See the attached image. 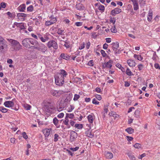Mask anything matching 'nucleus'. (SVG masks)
Instances as JSON below:
<instances>
[{
	"instance_id": "1",
	"label": "nucleus",
	"mask_w": 160,
	"mask_h": 160,
	"mask_svg": "<svg viewBox=\"0 0 160 160\" xmlns=\"http://www.w3.org/2000/svg\"><path fill=\"white\" fill-rule=\"evenodd\" d=\"M54 104L53 101L51 99L45 102L44 108L47 114L50 115L53 113V111L55 109L54 107Z\"/></svg>"
},
{
	"instance_id": "2",
	"label": "nucleus",
	"mask_w": 160,
	"mask_h": 160,
	"mask_svg": "<svg viewBox=\"0 0 160 160\" xmlns=\"http://www.w3.org/2000/svg\"><path fill=\"white\" fill-rule=\"evenodd\" d=\"M7 40L11 44L12 51H19L22 49V46L17 41L12 39H8Z\"/></svg>"
},
{
	"instance_id": "3",
	"label": "nucleus",
	"mask_w": 160,
	"mask_h": 160,
	"mask_svg": "<svg viewBox=\"0 0 160 160\" xmlns=\"http://www.w3.org/2000/svg\"><path fill=\"white\" fill-rule=\"evenodd\" d=\"M55 82L56 84L58 86H62L64 83V78L60 74H58L54 76Z\"/></svg>"
},
{
	"instance_id": "4",
	"label": "nucleus",
	"mask_w": 160,
	"mask_h": 160,
	"mask_svg": "<svg viewBox=\"0 0 160 160\" xmlns=\"http://www.w3.org/2000/svg\"><path fill=\"white\" fill-rule=\"evenodd\" d=\"M38 46H33V48L34 49L38 50L39 51H41L42 53H45V51L48 50L47 47L44 44L41 43L38 44Z\"/></svg>"
},
{
	"instance_id": "5",
	"label": "nucleus",
	"mask_w": 160,
	"mask_h": 160,
	"mask_svg": "<svg viewBox=\"0 0 160 160\" xmlns=\"http://www.w3.org/2000/svg\"><path fill=\"white\" fill-rule=\"evenodd\" d=\"M30 38H26L23 39L22 42V44L23 46L26 48H31L33 46H30Z\"/></svg>"
},
{
	"instance_id": "6",
	"label": "nucleus",
	"mask_w": 160,
	"mask_h": 160,
	"mask_svg": "<svg viewBox=\"0 0 160 160\" xmlns=\"http://www.w3.org/2000/svg\"><path fill=\"white\" fill-rule=\"evenodd\" d=\"M47 45L49 48L52 47L54 49H57L58 48L57 43L54 40H51L48 42Z\"/></svg>"
},
{
	"instance_id": "7",
	"label": "nucleus",
	"mask_w": 160,
	"mask_h": 160,
	"mask_svg": "<svg viewBox=\"0 0 160 160\" xmlns=\"http://www.w3.org/2000/svg\"><path fill=\"white\" fill-rule=\"evenodd\" d=\"M50 93L53 96H54L56 97H59L62 93V91H58L55 90H51L50 91Z\"/></svg>"
},
{
	"instance_id": "8",
	"label": "nucleus",
	"mask_w": 160,
	"mask_h": 160,
	"mask_svg": "<svg viewBox=\"0 0 160 160\" xmlns=\"http://www.w3.org/2000/svg\"><path fill=\"white\" fill-rule=\"evenodd\" d=\"M27 16V14L22 13H19L17 14V17L18 18L22 21L25 20Z\"/></svg>"
},
{
	"instance_id": "9",
	"label": "nucleus",
	"mask_w": 160,
	"mask_h": 160,
	"mask_svg": "<svg viewBox=\"0 0 160 160\" xmlns=\"http://www.w3.org/2000/svg\"><path fill=\"white\" fill-rule=\"evenodd\" d=\"M112 49L113 51L114 52V53L115 54L119 53L118 52L117 50L118 48H119V43L116 42H113L112 44Z\"/></svg>"
},
{
	"instance_id": "10",
	"label": "nucleus",
	"mask_w": 160,
	"mask_h": 160,
	"mask_svg": "<svg viewBox=\"0 0 160 160\" xmlns=\"http://www.w3.org/2000/svg\"><path fill=\"white\" fill-rule=\"evenodd\" d=\"M70 141L71 142L74 141L75 139L77 137V133L75 131H72L70 132Z\"/></svg>"
},
{
	"instance_id": "11",
	"label": "nucleus",
	"mask_w": 160,
	"mask_h": 160,
	"mask_svg": "<svg viewBox=\"0 0 160 160\" xmlns=\"http://www.w3.org/2000/svg\"><path fill=\"white\" fill-rule=\"evenodd\" d=\"M122 12L121 9L116 8L111 11V14L113 16H115L116 14H118Z\"/></svg>"
},
{
	"instance_id": "12",
	"label": "nucleus",
	"mask_w": 160,
	"mask_h": 160,
	"mask_svg": "<svg viewBox=\"0 0 160 160\" xmlns=\"http://www.w3.org/2000/svg\"><path fill=\"white\" fill-rule=\"evenodd\" d=\"M4 105L6 107H12L14 105V103L12 101H7L4 102Z\"/></svg>"
},
{
	"instance_id": "13",
	"label": "nucleus",
	"mask_w": 160,
	"mask_h": 160,
	"mask_svg": "<svg viewBox=\"0 0 160 160\" xmlns=\"http://www.w3.org/2000/svg\"><path fill=\"white\" fill-rule=\"evenodd\" d=\"M57 21L56 18H53L50 21L46 22L45 25L46 26H49L55 23Z\"/></svg>"
},
{
	"instance_id": "14",
	"label": "nucleus",
	"mask_w": 160,
	"mask_h": 160,
	"mask_svg": "<svg viewBox=\"0 0 160 160\" xmlns=\"http://www.w3.org/2000/svg\"><path fill=\"white\" fill-rule=\"evenodd\" d=\"M51 130L49 129L46 128L43 130V132L44 134L45 138V140H48L47 138L50 134Z\"/></svg>"
},
{
	"instance_id": "15",
	"label": "nucleus",
	"mask_w": 160,
	"mask_h": 160,
	"mask_svg": "<svg viewBox=\"0 0 160 160\" xmlns=\"http://www.w3.org/2000/svg\"><path fill=\"white\" fill-rule=\"evenodd\" d=\"M112 61L111 60H109L108 62L107 63H105V66L104 65H103L102 67H103V68H111L112 67Z\"/></svg>"
},
{
	"instance_id": "16",
	"label": "nucleus",
	"mask_w": 160,
	"mask_h": 160,
	"mask_svg": "<svg viewBox=\"0 0 160 160\" xmlns=\"http://www.w3.org/2000/svg\"><path fill=\"white\" fill-rule=\"evenodd\" d=\"M7 47L6 41H5L0 42V50L2 51L4 49Z\"/></svg>"
},
{
	"instance_id": "17",
	"label": "nucleus",
	"mask_w": 160,
	"mask_h": 160,
	"mask_svg": "<svg viewBox=\"0 0 160 160\" xmlns=\"http://www.w3.org/2000/svg\"><path fill=\"white\" fill-rule=\"evenodd\" d=\"M105 155L107 158L109 159H111L113 157L112 153L108 152H105Z\"/></svg>"
},
{
	"instance_id": "18",
	"label": "nucleus",
	"mask_w": 160,
	"mask_h": 160,
	"mask_svg": "<svg viewBox=\"0 0 160 160\" xmlns=\"http://www.w3.org/2000/svg\"><path fill=\"white\" fill-rule=\"evenodd\" d=\"M60 72L59 73H58L57 74L58 75H60L62 77H63L64 78H65L66 77V76L68 75V73L66 72L64 70L62 69L60 71Z\"/></svg>"
},
{
	"instance_id": "19",
	"label": "nucleus",
	"mask_w": 160,
	"mask_h": 160,
	"mask_svg": "<svg viewBox=\"0 0 160 160\" xmlns=\"http://www.w3.org/2000/svg\"><path fill=\"white\" fill-rule=\"evenodd\" d=\"M66 107V104H63L62 103H61L59 106L57 107V109L58 111L60 112L64 108Z\"/></svg>"
},
{
	"instance_id": "20",
	"label": "nucleus",
	"mask_w": 160,
	"mask_h": 160,
	"mask_svg": "<svg viewBox=\"0 0 160 160\" xmlns=\"http://www.w3.org/2000/svg\"><path fill=\"white\" fill-rule=\"evenodd\" d=\"M127 63L130 67H134L136 63L134 60L129 59L127 60Z\"/></svg>"
},
{
	"instance_id": "21",
	"label": "nucleus",
	"mask_w": 160,
	"mask_h": 160,
	"mask_svg": "<svg viewBox=\"0 0 160 160\" xmlns=\"http://www.w3.org/2000/svg\"><path fill=\"white\" fill-rule=\"evenodd\" d=\"M133 2V9L134 10H137L138 9V5L136 0H131Z\"/></svg>"
},
{
	"instance_id": "22",
	"label": "nucleus",
	"mask_w": 160,
	"mask_h": 160,
	"mask_svg": "<svg viewBox=\"0 0 160 160\" xmlns=\"http://www.w3.org/2000/svg\"><path fill=\"white\" fill-rule=\"evenodd\" d=\"M26 6L25 4H22L20 5L18 8V10L19 12H24L25 10Z\"/></svg>"
},
{
	"instance_id": "23",
	"label": "nucleus",
	"mask_w": 160,
	"mask_h": 160,
	"mask_svg": "<svg viewBox=\"0 0 160 160\" xmlns=\"http://www.w3.org/2000/svg\"><path fill=\"white\" fill-rule=\"evenodd\" d=\"M14 25L17 27H19L21 29H23L24 28V25L22 23H19L17 22H15Z\"/></svg>"
},
{
	"instance_id": "24",
	"label": "nucleus",
	"mask_w": 160,
	"mask_h": 160,
	"mask_svg": "<svg viewBox=\"0 0 160 160\" xmlns=\"http://www.w3.org/2000/svg\"><path fill=\"white\" fill-rule=\"evenodd\" d=\"M30 44L34 45V46H37L38 45V42L36 40H34L33 39L30 38Z\"/></svg>"
},
{
	"instance_id": "25",
	"label": "nucleus",
	"mask_w": 160,
	"mask_h": 160,
	"mask_svg": "<svg viewBox=\"0 0 160 160\" xmlns=\"http://www.w3.org/2000/svg\"><path fill=\"white\" fill-rule=\"evenodd\" d=\"M61 57L63 58L66 60H69L70 59V57L67 54L62 53L61 55Z\"/></svg>"
},
{
	"instance_id": "26",
	"label": "nucleus",
	"mask_w": 160,
	"mask_h": 160,
	"mask_svg": "<svg viewBox=\"0 0 160 160\" xmlns=\"http://www.w3.org/2000/svg\"><path fill=\"white\" fill-rule=\"evenodd\" d=\"M125 130L129 134H132L134 132V129L131 127L127 128Z\"/></svg>"
},
{
	"instance_id": "27",
	"label": "nucleus",
	"mask_w": 160,
	"mask_h": 160,
	"mask_svg": "<svg viewBox=\"0 0 160 160\" xmlns=\"http://www.w3.org/2000/svg\"><path fill=\"white\" fill-rule=\"evenodd\" d=\"M128 157L131 160H135L136 159L135 157L131 153L128 152L127 153Z\"/></svg>"
},
{
	"instance_id": "28",
	"label": "nucleus",
	"mask_w": 160,
	"mask_h": 160,
	"mask_svg": "<svg viewBox=\"0 0 160 160\" xmlns=\"http://www.w3.org/2000/svg\"><path fill=\"white\" fill-rule=\"evenodd\" d=\"M86 134L87 136L90 138H92L94 136L93 134L89 130H88L86 132Z\"/></svg>"
},
{
	"instance_id": "29",
	"label": "nucleus",
	"mask_w": 160,
	"mask_h": 160,
	"mask_svg": "<svg viewBox=\"0 0 160 160\" xmlns=\"http://www.w3.org/2000/svg\"><path fill=\"white\" fill-rule=\"evenodd\" d=\"M109 114L110 116L113 117L115 118H117L119 117L118 115L116 114L115 112H111Z\"/></svg>"
},
{
	"instance_id": "30",
	"label": "nucleus",
	"mask_w": 160,
	"mask_h": 160,
	"mask_svg": "<svg viewBox=\"0 0 160 160\" xmlns=\"http://www.w3.org/2000/svg\"><path fill=\"white\" fill-rule=\"evenodd\" d=\"M88 119L89 122L91 123L93 122V118L92 115H89L88 117Z\"/></svg>"
},
{
	"instance_id": "31",
	"label": "nucleus",
	"mask_w": 160,
	"mask_h": 160,
	"mask_svg": "<svg viewBox=\"0 0 160 160\" xmlns=\"http://www.w3.org/2000/svg\"><path fill=\"white\" fill-rule=\"evenodd\" d=\"M58 122L59 120L57 119L56 117H55L53 119V122L56 126L58 125Z\"/></svg>"
},
{
	"instance_id": "32",
	"label": "nucleus",
	"mask_w": 160,
	"mask_h": 160,
	"mask_svg": "<svg viewBox=\"0 0 160 160\" xmlns=\"http://www.w3.org/2000/svg\"><path fill=\"white\" fill-rule=\"evenodd\" d=\"M0 111L3 113L6 112L8 111V109L3 107H0Z\"/></svg>"
},
{
	"instance_id": "33",
	"label": "nucleus",
	"mask_w": 160,
	"mask_h": 160,
	"mask_svg": "<svg viewBox=\"0 0 160 160\" xmlns=\"http://www.w3.org/2000/svg\"><path fill=\"white\" fill-rule=\"evenodd\" d=\"M126 74L129 76L132 75V73L128 68H127L126 71Z\"/></svg>"
},
{
	"instance_id": "34",
	"label": "nucleus",
	"mask_w": 160,
	"mask_h": 160,
	"mask_svg": "<svg viewBox=\"0 0 160 160\" xmlns=\"http://www.w3.org/2000/svg\"><path fill=\"white\" fill-rule=\"evenodd\" d=\"M140 111L138 110H137L135 111L134 113L135 116L137 118H138L139 117Z\"/></svg>"
},
{
	"instance_id": "35",
	"label": "nucleus",
	"mask_w": 160,
	"mask_h": 160,
	"mask_svg": "<svg viewBox=\"0 0 160 160\" xmlns=\"http://www.w3.org/2000/svg\"><path fill=\"white\" fill-rule=\"evenodd\" d=\"M33 9V7L32 5H31L27 8V10L28 11L32 12Z\"/></svg>"
},
{
	"instance_id": "36",
	"label": "nucleus",
	"mask_w": 160,
	"mask_h": 160,
	"mask_svg": "<svg viewBox=\"0 0 160 160\" xmlns=\"http://www.w3.org/2000/svg\"><path fill=\"white\" fill-rule=\"evenodd\" d=\"M74 117V114L72 113L71 114H66V117L68 118H73Z\"/></svg>"
},
{
	"instance_id": "37",
	"label": "nucleus",
	"mask_w": 160,
	"mask_h": 160,
	"mask_svg": "<svg viewBox=\"0 0 160 160\" xmlns=\"http://www.w3.org/2000/svg\"><path fill=\"white\" fill-rule=\"evenodd\" d=\"M75 127L78 129H80L82 128L83 126L82 124L76 123L75 124Z\"/></svg>"
},
{
	"instance_id": "38",
	"label": "nucleus",
	"mask_w": 160,
	"mask_h": 160,
	"mask_svg": "<svg viewBox=\"0 0 160 160\" xmlns=\"http://www.w3.org/2000/svg\"><path fill=\"white\" fill-rule=\"evenodd\" d=\"M54 141L56 142L58 140V138H59V135L57 134H55L54 135Z\"/></svg>"
},
{
	"instance_id": "39",
	"label": "nucleus",
	"mask_w": 160,
	"mask_h": 160,
	"mask_svg": "<svg viewBox=\"0 0 160 160\" xmlns=\"http://www.w3.org/2000/svg\"><path fill=\"white\" fill-rule=\"evenodd\" d=\"M80 98V96L79 95L75 94L74 95L73 100L74 101H77Z\"/></svg>"
},
{
	"instance_id": "40",
	"label": "nucleus",
	"mask_w": 160,
	"mask_h": 160,
	"mask_svg": "<svg viewBox=\"0 0 160 160\" xmlns=\"http://www.w3.org/2000/svg\"><path fill=\"white\" fill-rule=\"evenodd\" d=\"M69 121V120L68 119V118L66 117L65 118V120L63 121V122L65 125H68Z\"/></svg>"
},
{
	"instance_id": "41",
	"label": "nucleus",
	"mask_w": 160,
	"mask_h": 160,
	"mask_svg": "<svg viewBox=\"0 0 160 160\" xmlns=\"http://www.w3.org/2000/svg\"><path fill=\"white\" fill-rule=\"evenodd\" d=\"M40 39L42 42H45L46 41L48 40V38H47V37H45L44 38L43 37H42Z\"/></svg>"
},
{
	"instance_id": "42",
	"label": "nucleus",
	"mask_w": 160,
	"mask_h": 160,
	"mask_svg": "<svg viewBox=\"0 0 160 160\" xmlns=\"http://www.w3.org/2000/svg\"><path fill=\"white\" fill-rule=\"evenodd\" d=\"M98 8L100 10H101L102 11H104L105 9L103 5H100Z\"/></svg>"
},
{
	"instance_id": "43",
	"label": "nucleus",
	"mask_w": 160,
	"mask_h": 160,
	"mask_svg": "<svg viewBox=\"0 0 160 160\" xmlns=\"http://www.w3.org/2000/svg\"><path fill=\"white\" fill-rule=\"evenodd\" d=\"M110 22H111L113 24H114L116 22V19L115 18H110Z\"/></svg>"
},
{
	"instance_id": "44",
	"label": "nucleus",
	"mask_w": 160,
	"mask_h": 160,
	"mask_svg": "<svg viewBox=\"0 0 160 160\" xmlns=\"http://www.w3.org/2000/svg\"><path fill=\"white\" fill-rule=\"evenodd\" d=\"M6 7V3L4 2H2L0 5V10L1 9V8H5Z\"/></svg>"
},
{
	"instance_id": "45",
	"label": "nucleus",
	"mask_w": 160,
	"mask_h": 160,
	"mask_svg": "<svg viewBox=\"0 0 160 160\" xmlns=\"http://www.w3.org/2000/svg\"><path fill=\"white\" fill-rule=\"evenodd\" d=\"M82 4H79L78 5H77L76 8L78 10H81L82 9Z\"/></svg>"
},
{
	"instance_id": "46",
	"label": "nucleus",
	"mask_w": 160,
	"mask_h": 160,
	"mask_svg": "<svg viewBox=\"0 0 160 160\" xmlns=\"http://www.w3.org/2000/svg\"><path fill=\"white\" fill-rule=\"evenodd\" d=\"M111 31L113 33H115L117 32V30L116 28L114 27H112L111 29Z\"/></svg>"
},
{
	"instance_id": "47",
	"label": "nucleus",
	"mask_w": 160,
	"mask_h": 160,
	"mask_svg": "<svg viewBox=\"0 0 160 160\" xmlns=\"http://www.w3.org/2000/svg\"><path fill=\"white\" fill-rule=\"evenodd\" d=\"M134 147L135 148L139 149L141 147V145L140 144L136 143L134 145Z\"/></svg>"
},
{
	"instance_id": "48",
	"label": "nucleus",
	"mask_w": 160,
	"mask_h": 160,
	"mask_svg": "<svg viewBox=\"0 0 160 160\" xmlns=\"http://www.w3.org/2000/svg\"><path fill=\"white\" fill-rule=\"evenodd\" d=\"M100 52L103 57H105L106 56L107 54L103 50H101Z\"/></svg>"
},
{
	"instance_id": "49",
	"label": "nucleus",
	"mask_w": 160,
	"mask_h": 160,
	"mask_svg": "<svg viewBox=\"0 0 160 160\" xmlns=\"http://www.w3.org/2000/svg\"><path fill=\"white\" fill-rule=\"evenodd\" d=\"M92 103L93 104L98 105L99 104V102L97 101L95 98H93L92 100Z\"/></svg>"
},
{
	"instance_id": "50",
	"label": "nucleus",
	"mask_w": 160,
	"mask_h": 160,
	"mask_svg": "<svg viewBox=\"0 0 160 160\" xmlns=\"http://www.w3.org/2000/svg\"><path fill=\"white\" fill-rule=\"evenodd\" d=\"M22 135L23 138L25 139H26L28 138V135L25 132H24L22 133Z\"/></svg>"
},
{
	"instance_id": "51",
	"label": "nucleus",
	"mask_w": 160,
	"mask_h": 160,
	"mask_svg": "<svg viewBox=\"0 0 160 160\" xmlns=\"http://www.w3.org/2000/svg\"><path fill=\"white\" fill-rule=\"evenodd\" d=\"M75 25L77 26H80L82 25V22H77L75 23Z\"/></svg>"
},
{
	"instance_id": "52",
	"label": "nucleus",
	"mask_w": 160,
	"mask_h": 160,
	"mask_svg": "<svg viewBox=\"0 0 160 160\" xmlns=\"http://www.w3.org/2000/svg\"><path fill=\"white\" fill-rule=\"evenodd\" d=\"M64 32V30H61L60 28L58 29V31L57 33L59 35H62V33Z\"/></svg>"
},
{
	"instance_id": "53",
	"label": "nucleus",
	"mask_w": 160,
	"mask_h": 160,
	"mask_svg": "<svg viewBox=\"0 0 160 160\" xmlns=\"http://www.w3.org/2000/svg\"><path fill=\"white\" fill-rule=\"evenodd\" d=\"M145 0H139V4L141 5H144L145 3Z\"/></svg>"
},
{
	"instance_id": "54",
	"label": "nucleus",
	"mask_w": 160,
	"mask_h": 160,
	"mask_svg": "<svg viewBox=\"0 0 160 160\" xmlns=\"http://www.w3.org/2000/svg\"><path fill=\"white\" fill-rule=\"evenodd\" d=\"M79 148L78 147H76L74 148H70V149L73 151H75L79 149Z\"/></svg>"
},
{
	"instance_id": "55",
	"label": "nucleus",
	"mask_w": 160,
	"mask_h": 160,
	"mask_svg": "<svg viewBox=\"0 0 160 160\" xmlns=\"http://www.w3.org/2000/svg\"><path fill=\"white\" fill-rule=\"evenodd\" d=\"M152 10L150 9L149 11L148 14V16L152 17Z\"/></svg>"
},
{
	"instance_id": "56",
	"label": "nucleus",
	"mask_w": 160,
	"mask_h": 160,
	"mask_svg": "<svg viewBox=\"0 0 160 160\" xmlns=\"http://www.w3.org/2000/svg\"><path fill=\"white\" fill-rule=\"evenodd\" d=\"M24 107L26 109L28 110H30L31 108V106L30 105L28 104L25 105Z\"/></svg>"
},
{
	"instance_id": "57",
	"label": "nucleus",
	"mask_w": 160,
	"mask_h": 160,
	"mask_svg": "<svg viewBox=\"0 0 160 160\" xmlns=\"http://www.w3.org/2000/svg\"><path fill=\"white\" fill-rule=\"evenodd\" d=\"M97 36V34L96 32H94L92 33V38H96Z\"/></svg>"
},
{
	"instance_id": "58",
	"label": "nucleus",
	"mask_w": 160,
	"mask_h": 160,
	"mask_svg": "<svg viewBox=\"0 0 160 160\" xmlns=\"http://www.w3.org/2000/svg\"><path fill=\"white\" fill-rule=\"evenodd\" d=\"M138 68L139 70H142L143 68V65L142 64H139L138 65Z\"/></svg>"
},
{
	"instance_id": "59",
	"label": "nucleus",
	"mask_w": 160,
	"mask_h": 160,
	"mask_svg": "<svg viewBox=\"0 0 160 160\" xmlns=\"http://www.w3.org/2000/svg\"><path fill=\"white\" fill-rule=\"evenodd\" d=\"M88 65H89V66H92L93 65L92 60H90L89 61V62L88 63Z\"/></svg>"
},
{
	"instance_id": "60",
	"label": "nucleus",
	"mask_w": 160,
	"mask_h": 160,
	"mask_svg": "<svg viewBox=\"0 0 160 160\" xmlns=\"http://www.w3.org/2000/svg\"><path fill=\"white\" fill-rule=\"evenodd\" d=\"M85 43L84 42H83L81 46L79 47V49L81 50L84 48L85 47Z\"/></svg>"
},
{
	"instance_id": "61",
	"label": "nucleus",
	"mask_w": 160,
	"mask_h": 160,
	"mask_svg": "<svg viewBox=\"0 0 160 160\" xmlns=\"http://www.w3.org/2000/svg\"><path fill=\"white\" fill-rule=\"evenodd\" d=\"M64 113H61L58 115V118H62L64 116Z\"/></svg>"
},
{
	"instance_id": "62",
	"label": "nucleus",
	"mask_w": 160,
	"mask_h": 160,
	"mask_svg": "<svg viewBox=\"0 0 160 160\" xmlns=\"http://www.w3.org/2000/svg\"><path fill=\"white\" fill-rule=\"evenodd\" d=\"M96 98L99 100H100L102 99V97L101 95H97L96 96Z\"/></svg>"
},
{
	"instance_id": "63",
	"label": "nucleus",
	"mask_w": 160,
	"mask_h": 160,
	"mask_svg": "<svg viewBox=\"0 0 160 160\" xmlns=\"http://www.w3.org/2000/svg\"><path fill=\"white\" fill-rule=\"evenodd\" d=\"M69 101L68 100V99H67V98H66L64 101V103L63 104H66V106L67 105V104L68 103V102H69Z\"/></svg>"
},
{
	"instance_id": "64",
	"label": "nucleus",
	"mask_w": 160,
	"mask_h": 160,
	"mask_svg": "<svg viewBox=\"0 0 160 160\" xmlns=\"http://www.w3.org/2000/svg\"><path fill=\"white\" fill-rule=\"evenodd\" d=\"M104 110L106 113H107L108 111V106H104Z\"/></svg>"
}]
</instances>
